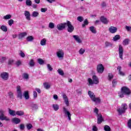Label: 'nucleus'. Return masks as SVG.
Returning <instances> with one entry per match:
<instances>
[{"instance_id": "bb28decb", "label": "nucleus", "mask_w": 131, "mask_h": 131, "mask_svg": "<svg viewBox=\"0 0 131 131\" xmlns=\"http://www.w3.org/2000/svg\"><path fill=\"white\" fill-rule=\"evenodd\" d=\"M44 88L46 89V90H49L51 88V85L49 84L48 82L43 83Z\"/></svg>"}, {"instance_id": "a18cd8bd", "label": "nucleus", "mask_w": 131, "mask_h": 131, "mask_svg": "<svg viewBox=\"0 0 131 131\" xmlns=\"http://www.w3.org/2000/svg\"><path fill=\"white\" fill-rule=\"evenodd\" d=\"M20 130H24L25 128V125L24 124H20L19 125Z\"/></svg>"}, {"instance_id": "a19ab883", "label": "nucleus", "mask_w": 131, "mask_h": 131, "mask_svg": "<svg viewBox=\"0 0 131 131\" xmlns=\"http://www.w3.org/2000/svg\"><path fill=\"white\" fill-rule=\"evenodd\" d=\"M118 94L120 98H123V97H124V96L123 95H124V93H123V92L121 90V92H119Z\"/></svg>"}, {"instance_id": "0e129e2a", "label": "nucleus", "mask_w": 131, "mask_h": 131, "mask_svg": "<svg viewBox=\"0 0 131 131\" xmlns=\"http://www.w3.org/2000/svg\"><path fill=\"white\" fill-rule=\"evenodd\" d=\"M47 11H48L47 8H41V12H42V13H46Z\"/></svg>"}, {"instance_id": "f03ea898", "label": "nucleus", "mask_w": 131, "mask_h": 131, "mask_svg": "<svg viewBox=\"0 0 131 131\" xmlns=\"http://www.w3.org/2000/svg\"><path fill=\"white\" fill-rule=\"evenodd\" d=\"M88 81L89 83V85H93V84H98L99 83V78L96 75L92 77V79L90 78H88Z\"/></svg>"}, {"instance_id": "4be33fe9", "label": "nucleus", "mask_w": 131, "mask_h": 131, "mask_svg": "<svg viewBox=\"0 0 131 131\" xmlns=\"http://www.w3.org/2000/svg\"><path fill=\"white\" fill-rule=\"evenodd\" d=\"M9 113L12 116H16V112L11 109H9Z\"/></svg>"}, {"instance_id": "4468645a", "label": "nucleus", "mask_w": 131, "mask_h": 131, "mask_svg": "<svg viewBox=\"0 0 131 131\" xmlns=\"http://www.w3.org/2000/svg\"><path fill=\"white\" fill-rule=\"evenodd\" d=\"M104 121V119L103 118V116H102V114H99L97 116V123L98 124H100L102 123V122Z\"/></svg>"}, {"instance_id": "c756f323", "label": "nucleus", "mask_w": 131, "mask_h": 131, "mask_svg": "<svg viewBox=\"0 0 131 131\" xmlns=\"http://www.w3.org/2000/svg\"><path fill=\"white\" fill-rule=\"evenodd\" d=\"M104 46L106 48H108V47H112L113 45L110 42L105 41L104 43Z\"/></svg>"}, {"instance_id": "bf43d9fd", "label": "nucleus", "mask_w": 131, "mask_h": 131, "mask_svg": "<svg viewBox=\"0 0 131 131\" xmlns=\"http://www.w3.org/2000/svg\"><path fill=\"white\" fill-rule=\"evenodd\" d=\"M113 83V86H115L116 85V84L117 83V81L116 80L114 79L112 82Z\"/></svg>"}, {"instance_id": "c85d7f7f", "label": "nucleus", "mask_w": 131, "mask_h": 131, "mask_svg": "<svg viewBox=\"0 0 131 131\" xmlns=\"http://www.w3.org/2000/svg\"><path fill=\"white\" fill-rule=\"evenodd\" d=\"M47 43V39L46 38H43V39L41 40L40 45L41 46H46Z\"/></svg>"}, {"instance_id": "412c9836", "label": "nucleus", "mask_w": 131, "mask_h": 131, "mask_svg": "<svg viewBox=\"0 0 131 131\" xmlns=\"http://www.w3.org/2000/svg\"><path fill=\"white\" fill-rule=\"evenodd\" d=\"M13 122H14L16 124H18V123H20L21 122V120L20 119L18 118H14L12 119Z\"/></svg>"}, {"instance_id": "dca6fc26", "label": "nucleus", "mask_w": 131, "mask_h": 131, "mask_svg": "<svg viewBox=\"0 0 131 131\" xmlns=\"http://www.w3.org/2000/svg\"><path fill=\"white\" fill-rule=\"evenodd\" d=\"M108 30L111 33H115L117 31V28L111 26L108 29Z\"/></svg>"}, {"instance_id": "e2e57ef3", "label": "nucleus", "mask_w": 131, "mask_h": 131, "mask_svg": "<svg viewBox=\"0 0 131 131\" xmlns=\"http://www.w3.org/2000/svg\"><path fill=\"white\" fill-rule=\"evenodd\" d=\"M13 63H14V60H13V59L9 60V61H8L9 65H12V64H13Z\"/></svg>"}, {"instance_id": "f257e3e1", "label": "nucleus", "mask_w": 131, "mask_h": 131, "mask_svg": "<svg viewBox=\"0 0 131 131\" xmlns=\"http://www.w3.org/2000/svg\"><path fill=\"white\" fill-rule=\"evenodd\" d=\"M88 94L90 97V98L91 99V100L93 102H95V103H100L101 102V99H100V98L97 97L96 98V95H95V93L91 91H88Z\"/></svg>"}, {"instance_id": "c9c22d12", "label": "nucleus", "mask_w": 131, "mask_h": 131, "mask_svg": "<svg viewBox=\"0 0 131 131\" xmlns=\"http://www.w3.org/2000/svg\"><path fill=\"white\" fill-rule=\"evenodd\" d=\"M53 108L55 111H58L59 110V105L58 104H53Z\"/></svg>"}, {"instance_id": "0eeeda50", "label": "nucleus", "mask_w": 131, "mask_h": 131, "mask_svg": "<svg viewBox=\"0 0 131 131\" xmlns=\"http://www.w3.org/2000/svg\"><path fill=\"white\" fill-rule=\"evenodd\" d=\"M119 55L121 60H123V47L121 45L119 46Z\"/></svg>"}, {"instance_id": "f8f14e48", "label": "nucleus", "mask_w": 131, "mask_h": 131, "mask_svg": "<svg viewBox=\"0 0 131 131\" xmlns=\"http://www.w3.org/2000/svg\"><path fill=\"white\" fill-rule=\"evenodd\" d=\"M57 27L58 30H63V29H65V28H66V23L60 24L57 26Z\"/></svg>"}, {"instance_id": "09e8293b", "label": "nucleus", "mask_w": 131, "mask_h": 131, "mask_svg": "<svg viewBox=\"0 0 131 131\" xmlns=\"http://www.w3.org/2000/svg\"><path fill=\"white\" fill-rule=\"evenodd\" d=\"M15 64L16 65V66H20V65H22V61L19 60H17L16 63Z\"/></svg>"}, {"instance_id": "79ce46f5", "label": "nucleus", "mask_w": 131, "mask_h": 131, "mask_svg": "<svg viewBox=\"0 0 131 131\" xmlns=\"http://www.w3.org/2000/svg\"><path fill=\"white\" fill-rule=\"evenodd\" d=\"M33 39H34V38L32 36H29L27 37V41H32Z\"/></svg>"}, {"instance_id": "2f4dec72", "label": "nucleus", "mask_w": 131, "mask_h": 131, "mask_svg": "<svg viewBox=\"0 0 131 131\" xmlns=\"http://www.w3.org/2000/svg\"><path fill=\"white\" fill-rule=\"evenodd\" d=\"M1 30L4 31V32H7V31H8V28L7 27H6V26H1Z\"/></svg>"}, {"instance_id": "de8ad7c7", "label": "nucleus", "mask_w": 131, "mask_h": 131, "mask_svg": "<svg viewBox=\"0 0 131 131\" xmlns=\"http://www.w3.org/2000/svg\"><path fill=\"white\" fill-rule=\"evenodd\" d=\"M23 78H25V79H28L29 76L28 75V74L24 73L23 74Z\"/></svg>"}, {"instance_id": "473e14b6", "label": "nucleus", "mask_w": 131, "mask_h": 131, "mask_svg": "<svg viewBox=\"0 0 131 131\" xmlns=\"http://www.w3.org/2000/svg\"><path fill=\"white\" fill-rule=\"evenodd\" d=\"M32 110H37L38 109V106L37 104H33L31 105Z\"/></svg>"}, {"instance_id": "6e6552de", "label": "nucleus", "mask_w": 131, "mask_h": 131, "mask_svg": "<svg viewBox=\"0 0 131 131\" xmlns=\"http://www.w3.org/2000/svg\"><path fill=\"white\" fill-rule=\"evenodd\" d=\"M63 113H64L65 115H67L69 120H71V114L69 111L67 110V108L65 107H63Z\"/></svg>"}, {"instance_id": "864d4df0", "label": "nucleus", "mask_w": 131, "mask_h": 131, "mask_svg": "<svg viewBox=\"0 0 131 131\" xmlns=\"http://www.w3.org/2000/svg\"><path fill=\"white\" fill-rule=\"evenodd\" d=\"M94 113H95L96 115L98 116V115H99V109H98L97 107H95L94 109Z\"/></svg>"}, {"instance_id": "338daca9", "label": "nucleus", "mask_w": 131, "mask_h": 131, "mask_svg": "<svg viewBox=\"0 0 131 131\" xmlns=\"http://www.w3.org/2000/svg\"><path fill=\"white\" fill-rule=\"evenodd\" d=\"M7 60V57H2L1 58V62L3 63L4 61H6Z\"/></svg>"}, {"instance_id": "4c0bfd02", "label": "nucleus", "mask_w": 131, "mask_h": 131, "mask_svg": "<svg viewBox=\"0 0 131 131\" xmlns=\"http://www.w3.org/2000/svg\"><path fill=\"white\" fill-rule=\"evenodd\" d=\"M26 4L27 6L30 7L32 5V2H31L30 0H26Z\"/></svg>"}, {"instance_id": "aec40b11", "label": "nucleus", "mask_w": 131, "mask_h": 131, "mask_svg": "<svg viewBox=\"0 0 131 131\" xmlns=\"http://www.w3.org/2000/svg\"><path fill=\"white\" fill-rule=\"evenodd\" d=\"M27 35V32L21 33L18 34V39H22L24 37H25Z\"/></svg>"}, {"instance_id": "cd10ccee", "label": "nucleus", "mask_w": 131, "mask_h": 131, "mask_svg": "<svg viewBox=\"0 0 131 131\" xmlns=\"http://www.w3.org/2000/svg\"><path fill=\"white\" fill-rule=\"evenodd\" d=\"M129 42V39H125L123 41V46H127V45H128Z\"/></svg>"}, {"instance_id": "052dcab7", "label": "nucleus", "mask_w": 131, "mask_h": 131, "mask_svg": "<svg viewBox=\"0 0 131 131\" xmlns=\"http://www.w3.org/2000/svg\"><path fill=\"white\" fill-rule=\"evenodd\" d=\"M125 29L127 30V31H131V27L130 26H125Z\"/></svg>"}, {"instance_id": "e433bc0d", "label": "nucleus", "mask_w": 131, "mask_h": 131, "mask_svg": "<svg viewBox=\"0 0 131 131\" xmlns=\"http://www.w3.org/2000/svg\"><path fill=\"white\" fill-rule=\"evenodd\" d=\"M38 15H39V13H38V12L37 11H34L32 14V17H37Z\"/></svg>"}, {"instance_id": "20e7f679", "label": "nucleus", "mask_w": 131, "mask_h": 131, "mask_svg": "<svg viewBox=\"0 0 131 131\" xmlns=\"http://www.w3.org/2000/svg\"><path fill=\"white\" fill-rule=\"evenodd\" d=\"M66 26L68 27L67 30L70 33H71V32H73V31H74V27L73 25H72V24H71V22L70 21H67Z\"/></svg>"}, {"instance_id": "1a4fd4ad", "label": "nucleus", "mask_w": 131, "mask_h": 131, "mask_svg": "<svg viewBox=\"0 0 131 131\" xmlns=\"http://www.w3.org/2000/svg\"><path fill=\"white\" fill-rule=\"evenodd\" d=\"M1 77L4 80H8L9 78V74L7 72H3L1 74Z\"/></svg>"}, {"instance_id": "7c9ffc66", "label": "nucleus", "mask_w": 131, "mask_h": 131, "mask_svg": "<svg viewBox=\"0 0 131 131\" xmlns=\"http://www.w3.org/2000/svg\"><path fill=\"white\" fill-rule=\"evenodd\" d=\"M3 18L5 20H9V19H11L12 18V15L11 14H7L4 16Z\"/></svg>"}, {"instance_id": "9b49d317", "label": "nucleus", "mask_w": 131, "mask_h": 131, "mask_svg": "<svg viewBox=\"0 0 131 131\" xmlns=\"http://www.w3.org/2000/svg\"><path fill=\"white\" fill-rule=\"evenodd\" d=\"M17 98L19 99H22V91H21V86L18 85L17 86Z\"/></svg>"}, {"instance_id": "58836bf2", "label": "nucleus", "mask_w": 131, "mask_h": 131, "mask_svg": "<svg viewBox=\"0 0 131 131\" xmlns=\"http://www.w3.org/2000/svg\"><path fill=\"white\" fill-rule=\"evenodd\" d=\"M38 61V63L40 64V65H42L43 64V63H45V61H43V60H42V59L41 58H38L37 59Z\"/></svg>"}, {"instance_id": "37998d69", "label": "nucleus", "mask_w": 131, "mask_h": 131, "mask_svg": "<svg viewBox=\"0 0 131 131\" xmlns=\"http://www.w3.org/2000/svg\"><path fill=\"white\" fill-rule=\"evenodd\" d=\"M49 28H51V29H53V28H55V24H54L53 23H50L49 25Z\"/></svg>"}, {"instance_id": "5fc2aeb1", "label": "nucleus", "mask_w": 131, "mask_h": 131, "mask_svg": "<svg viewBox=\"0 0 131 131\" xmlns=\"http://www.w3.org/2000/svg\"><path fill=\"white\" fill-rule=\"evenodd\" d=\"M127 126L128 127H129V128H130L131 129V119L128 121Z\"/></svg>"}, {"instance_id": "3c124183", "label": "nucleus", "mask_w": 131, "mask_h": 131, "mask_svg": "<svg viewBox=\"0 0 131 131\" xmlns=\"http://www.w3.org/2000/svg\"><path fill=\"white\" fill-rule=\"evenodd\" d=\"M108 77V80H112V79H113V74L111 73H109Z\"/></svg>"}, {"instance_id": "f3484780", "label": "nucleus", "mask_w": 131, "mask_h": 131, "mask_svg": "<svg viewBox=\"0 0 131 131\" xmlns=\"http://www.w3.org/2000/svg\"><path fill=\"white\" fill-rule=\"evenodd\" d=\"M73 38H74L75 40L77 41L78 43H81L82 42V41L81 39H80V38L79 37V36L78 35H73Z\"/></svg>"}, {"instance_id": "9d476101", "label": "nucleus", "mask_w": 131, "mask_h": 131, "mask_svg": "<svg viewBox=\"0 0 131 131\" xmlns=\"http://www.w3.org/2000/svg\"><path fill=\"white\" fill-rule=\"evenodd\" d=\"M97 72L98 73H103L104 72V66L102 64L97 65Z\"/></svg>"}, {"instance_id": "5701e85b", "label": "nucleus", "mask_w": 131, "mask_h": 131, "mask_svg": "<svg viewBox=\"0 0 131 131\" xmlns=\"http://www.w3.org/2000/svg\"><path fill=\"white\" fill-rule=\"evenodd\" d=\"M24 96L26 100H28L29 99V93L28 91H25L24 93Z\"/></svg>"}, {"instance_id": "a211bd4d", "label": "nucleus", "mask_w": 131, "mask_h": 131, "mask_svg": "<svg viewBox=\"0 0 131 131\" xmlns=\"http://www.w3.org/2000/svg\"><path fill=\"white\" fill-rule=\"evenodd\" d=\"M100 20L103 23V24H108V22H109V20L104 16H101Z\"/></svg>"}, {"instance_id": "2eb2a0df", "label": "nucleus", "mask_w": 131, "mask_h": 131, "mask_svg": "<svg viewBox=\"0 0 131 131\" xmlns=\"http://www.w3.org/2000/svg\"><path fill=\"white\" fill-rule=\"evenodd\" d=\"M25 16L27 19V20H28V21H30V20H31V17H30V12H29V11H25Z\"/></svg>"}, {"instance_id": "ddd939ff", "label": "nucleus", "mask_w": 131, "mask_h": 131, "mask_svg": "<svg viewBox=\"0 0 131 131\" xmlns=\"http://www.w3.org/2000/svg\"><path fill=\"white\" fill-rule=\"evenodd\" d=\"M62 97L66 105H67V107H68V106H69V99H68V97H67V95H66V94H63Z\"/></svg>"}, {"instance_id": "423d86ee", "label": "nucleus", "mask_w": 131, "mask_h": 131, "mask_svg": "<svg viewBox=\"0 0 131 131\" xmlns=\"http://www.w3.org/2000/svg\"><path fill=\"white\" fill-rule=\"evenodd\" d=\"M56 55L59 59L63 60L64 59V51L62 50H59L56 52Z\"/></svg>"}, {"instance_id": "774afa93", "label": "nucleus", "mask_w": 131, "mask_h": 131, "mask_svg": "<svg viewBox=\"0 0 131 131\" xmlns=\"http://www.w3.org/2000/svg\"><path fill=\"white\" fill-rule=\"evenodd\" d=\"M8 96L10 97V98H13V93L11 92H9Z\"/></svg>"}, {"instance_id": "6ab92c4d", "label": "nucleus", "mask_w": 131, "mask_h": 131, "mask_svg": "<svg viewBox=\"0 0 131 131\" xmlns=\"http://www.w3.org/2000/svg\"><path fill=\"white\" fill-rule=\"evenodd\" d=\"M0 120H6V121H10V119L5 116V115H0Z\"/></svg>"}, {"instance_id": "72a5a7b5", "label": "nucleus", "mask_w": 131, "mask_h": 131, "mask_svg": "<svg viewBox=\"0 0 131 131\" xmlns=\"http://www.w3.org/2000/svg\"><path fill=\"white\" fill-rule=\"evenodd\" d=\"M104 129L105 131H111V128H110V126L107 125H104Z\"/></svg>"}, {"instance_id": "a878e982", "label": "nucleus", "mask_w": 131, "mask_h": 131, "mask_svg": "<svg viewBox=\"0 0 131 131\" xmlns=\"http://www.w3.org/2000/svg\"><path fill=\"white\" fill-rule=\"evenodd\" d=\"M90 30L92 32V33H97V31H96V28L94 26L90 27Z\"/></svg>"}, {"instance_id": "13d9d810", "label": "nucleus", "mask_w": 131, "mask_h": 131, "mask_svg": "<svg viewBox=\"0 0 131 131\" xmlns=\"http://www.w3.org/2000/svg\"><path fill=\"white\" fill-rule=\"evenodd\" d=\"M47 67L49 70H50V71H52L53 70V68H52V66H51V64H48Z\"/></svg>"}, {"instance_id": "603ef678", "label": "nucleus", "mask_w": 131, "mask_h": 131, "mask_svg": "<svg viewBox=\"0 0 131 131\" xmlns=\"http://www.w3.org/2000/svg\"><path fill=\"white\" fill-rule=\"evenodd\" d=\"M13 24H14V20L10 19L8 20V25H9V26L13 25Z\"/></svg>"}, {"instance_id": "6e6d98bb", "label": "nucleus", "mask_w": 131, "mask_h": 131, "mask_svg": "<svg viewBox=\"0 0 131 131\" xmlns=\"http://www.w3.org/2000/svg\"><path fill=\"white\" fill-rule=\"evenodd\" d=\"M78 21H79V22H82L83 21V18L82 16H78L77 17Z\"/></svg>"}, {"instance_id": "b1692460", "label": "nucleus", "mask_w": 131, "mask_h": 131, "mask_svg": "<svg viewBox=\"0 0 131 131\" xmlns=\"http://www.w3.org/2000/svg\"><path fill=\"white\" fill-rule=\"evenodd\" d=\"M16 115H18V116H23V115H24V111H16Z\"/></svg>"}, {"instance_id": "ea45409f", "label": "nucleus", "mask_w": 131, "mask_h": 131, "mask_svg": "<svg viewBox=\"0 0 131 131\" xmlns=\"http://www.w3.org/2000/svg\"><path fill=\"white\" fill-rule=\"evenodd\" d=\"M26 127L27 129H28V130L31 129V128H32L33 126L32 124H30V123H28L26 125Z\"/></svg>"}, {"instance_id": "49530a36", "label": "nucleus", "mask_w": 131, "mask_h": 131, "mask_svg": "<svg viewBox=\"0 0 131 131\" xmlns=\"http://www.w3.org/2000/svg\"><path fill=\"white\" fill-rule=\"evenodd\" d=\"M89 25V21H88V19H85L84 21L83 24L82 25V27H85V25Z\"/></svg>"}, {"instance_id": "39448f33", "label": "nucleus", "mask_w": 131, "mask_h": 131, "mask_svg": "<svg viewBox=\"0 0 131 131\" xmlns=\"http://www.w3.org/2000/svg\"><path fill=\"white\" fill-rule=\"evenodd\" d=\"M121 90L124 93V95H126L127 96H128V95H130V90L126 86L122 87Z\"/></svg>"}, {"instance_id": "7ed1b4c3", "label": "nucleus", "mask_w": 131, "mask_h": 131, "mask_svg": "<svg viewBox=\"0 0 131 131\" xmlns=\"http://www.w3.org/2000/svg\"><path fill=\"white\" fill-rule=\"evenodd\" d=\"M122 107H119L117 111L119 115L123 114L125 112V110L127 109V105L125 103H123L121 105Z\"/></svg>"}, {"instance_id": "393cba45", "label": "nucleus", "mask_w": 131, "mask_h": 131, "mask_svg": "<svg viewBox=\"0 0 131 131\" xmlns=\"http://www.w3.org/2000/svg\"><path fill=\"white\" fill-rule=\"evenodd\" d=\"M29 65L30 66V67H33L34 65H35L34 60L33 59H31L29 62Z\"/></svg>"}, {"instance_id": "8fccbe9b", "label": "nucleus", "mask_w": 131, "mask_h": 131, "mask_svg": "<svg viewBox=\"0 0 131 131\" xmlns=\"http://www.w3.org/2000/svg\"><path fill=\"white\" fill-rule=\"evenodd\" d=\"M84 52H85V50L82 48H81L79 51V53L80 55H83V54L84 53Z\"/></svg>"}, {"instance_id": "69168bd1", "label": "nucleus", "mask_w": 131, "mask_h": 131, "mask_svg": "<svg viewBox=\"0 0 131 131\" xmlns=\"http://www.w3.org/2000/svg\"><path fill=\"white\" fill-rule=\"evenodd\" d=\"M92 130H93V131H98V127H97V126H93V128H92Z\"/></svg>"}, {"instance_id": "c03bdc74", "label": "nucleus", "mask_w": 131, "mask_h": 131, "mask_svg": "<svg viewBox=\"0 0 131 131\" xmlns=\"http://www.w3.org/2000/svg\"><path fill=\"white\" fill-rule=\"evenodd\" d=\"M57 72H58L59 74H60V75H64V72H63V70H62V69H59L57 70Z\"/></svg>"}, {"instance_id": "680f3d73", "label": "nucleus", "mask_w": 131, "mask_h": 131, "mask_svg": "<svg viewBox=\"0 0 131 131\" xmlns=\"http://www.w3.org/2000/svg\"><path fill=\"white\" fill-rule=\"evenodd\" d=\"M6 111L4 110H0V115H5Z\"/></svg>"}, {"instance_id": "4d7b16f0", "label": "nucleus", "mask_w": 131, "mask_h": 131, "mask_svg": "<svg viewBox=\"0 0 131 131\" xmlns=\"http://www.w3.org/2000/svg\"><path fill=\"white\" fill-rule=\"evenodd\" d=\"M19 56H20V57H21L22 58H24V57H25V53L22 52V51H20Z\"/></svg>"}, {"instance_id": "f704fd0d", "label": "nucleus", "mask_w": 131, "mask_h": 131, "mask_svg": "<svg viewBox=\"0 0 131 131\" xmlns=\"http://www.w3.org/2000/svg\"><path fill=\"white\" fill-rule=\"evenodd\" d=\"M118 39H120V36L119 35H117L115 36L113 38V40L114 41H116L118 40Z\"/></svg>"}]
</instances>
